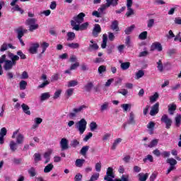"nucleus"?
<instances>
[{
	"label": "nucleus",
	"instance_id": "16",
	"mask_svg": "<svg viewBox=\"0 0 181 181\" xmlns=\"http://www.w3.org/2000/svg\"><path fill=\"white\" fill-rule=\"evenodd\" d=\"M158 143L159 139H154L149 143V144H144V146H146V148H155V146H156Z\"/></svg>",
	"mask_w": 181,
	"mask_h": 181
},
{
	"label": "nucleus",
	"instance_id": "26",
	"mask_svg": "<svg viewBox=\"0 0 181 181\" xmlns=\"http://www.w3.org/2000/svg\"><path fill=\"white\" fill-rule=\"evenodd\" d=\"M73 93H74V89L69 88L65 91L64 97L68 100V98H70L73 95Z\"/></svg>",
	"mask_w": 181,
	"mask_h": 181
},
{
	"label": "nucleus",
	"instance_id": "63",
	"mask_svg": "<svg viewBox=\"0 0 181 181\" xmlns=\"http://www.w3.org/2000/svg\"><path fill=\"white\" fill-rule=\"evenodd\" d=\"M17 55L19 56V57L22 60H25V59H26V55L25 54H23V52L21 50L17 52Z\"/></svg>",
	"mask_w": 181,
	"mask_h": 181
},
{
	"label": "nucleus",
	"instance_id": "17",
	"mask_svg": "<svg viewBox=\"0 0 181 181\" xmlns=\"http://www.w3.org/2000/svg\"><path fill=\"white\" fill-rule=\"evenodd\" d=\"M132 4H127V11L126 13V16H127V18L132 16V15H135V12H134V9H132Z\"/></svg>",
	"mask_w": 181,
	"mask_h": 181
},
{
	"label": "nucleus",
	"instance_id": "47",
	"mask_svg": "<svg viewBox=\"0 0 181 181\" xmlns=\"http://www.w3.org/2000/svg\"><path fill=\"white\" fill-rule=\"evenodd\" d=\"M115 181H129V175H122L121 179H115Z\"/></svg>",
	"mask_w": 181,
	"mask_h": 181
},
{
	"label": "nucleus",
	"instance_id": "64",
	"mask_svg": "<svg viewBox=\"0 0 181 181\" xmlns=\"http://www.w3.org/2000/svg\"><path fill=\"white\" fill-rule=\"evenodd\" d=\"M83 180V175L78 173L75 175L74 181H81Z\"/></svg>",
	"mask_w": 181,
	"mask_h": 181
},
{
	"label": "nucleus",
	"instance_id": "62",
	"mask_svg": "<svg viewBox=\"0 0 181 181\" xmlns=\"http://www.w3.org/2000/svg\"><path fill=\"white\" fill-rule=\"evenodd\" d=\"M93 82H89L85 86V90L86 91H90L91 90V88H93Z\"/></svg>",
	"mask_w": 181,
	"mask_h": 181
},
{
	"label": "nucleus",
	"instance_id": "15",
	"mask_svg": "<svg viewBox=\"0 0 181 181\" xmlns=\"http://www.w3.org/2000/svg\"><path fill=\"white\" fill-rule=\"evenodd\" d=\"M101 33V26H100L99 24H95L94 28H93V35L95 37H97V36H98V33Z\"/></svg>",
	"mask_w": 181,
	"mask_h": 181
},
{
	"label": "nucleus",
	"instance_id": "5",
	"mask_svg": "<svg viewBox=\"0 0 181 181\" xmlns=\"http://www.w3.org/2000/svg\"><path fill=\"white\" fill-rule=\"evenodd\" d=\"M115 174L114 173V170L112 168L109 167L107 169L106 175L104 177V180L106 181H115Z\"/></svg>",
	"mask_w": 181,
	"mask_h": 181
},
{
	"label": "nucleus",
	"instance_id": "18",
	"mask_svg": "<svg viewBox=\"0 0 181 181\" xmlns=\"http://www.w3.org/2000/svg\"><path fill=\"white\" fill-rule=\"evenodd\" d=\"M152 50H158V52H162V45L159 42H154L151 45Z\"/></svg>",
	"mask_w": 181,
	"mask_h": 181
},
{
	"label": "nucleus",
	"instance_id": "12",
	"mask_svg": "<svg viewBox=\"0 0 181 181\" xmlns=\"http://www.w3.org/2000/svg\"><path fill=\"white\" fill-rule=\"evenodd\" d=\"M53 153V149L49 148L47 152L44 153V158L45 159V163H49L50 162V155Z\"/></svg>",
	"mask_w": 181,
	"mask_h": 181
},
{
	"label": "nucleus",
	"instance_id": "56",
	"mask_svg": "<svg viewBox=\"0 0 181 181\" xmlns=\"http://www.w3.org/2000/svg\"><path fill=\"white\" fill-rule=\"evenodd\" d=\"M28 173L31 177H35V176H36V169H35V168H31L28 170Z\"/></svg>",
	"mask_w": 181,
	"mask_h": 181
},
{
	"label": "nucleus",
	"instance_id": "14",
	"mask_svg": "<svg viewBox=\"0 0 181 181\" xmlns=\"http://www.w3.org/2000/svg\"><path fill=\"white\" fill-rule=\"evenodd\" d=\"M89 52H93V50H98V45L96 44L94 40H90L89 47H88Z\"/></svg>",
	"mask_w": 181,
	"mask_h": 181
},
{
	"label": "nucleus",
	"instance_id": "1",
	"mask_svg": "<svg viewBox=\"0 0 181 181\" xmlns=\"http://www.w3.org/2000/svg\"><path fill=\"white\" fill-rule=\"evenodd\" d=\"M75 127L79 132L80 135H83L87 129V121H86V119H81L76 124Z\"/></svg>",
	"mask_w": 181,
	"mask_h": 181
},
{
	"label": "nucleus",
	"instance_id": "37",
	"mask_svg": "<svg viewBox=\"0 0 181 181\" xmlns=\"http://www.w3.org/2000/svg\"><path fill=\"white\" fill-rule=\"evenodd\" d=\"M50 98V93H44L41 94L40 100L41 101H46V100H49Z\"/></svg>",
	"mask_w": 181,
	"mask_h": 181
},
{
	"label": "nucleus",
	"instance_id": "59",
	"mask_svg": "<svg viewBox=\"0 0 181 181\" xmlns=\"http://www.w3.org/2000/svg\"><path fill=\"white\" fill-rule=\"evenodd\" d=\"M62 95V90L59 89L57 90L53 96L54 100H57V98H59V97H60V95Z\"/></svg>",
	"mask_w": 181,
	"mask_h": 181
},
{
	"label": "nucleus",
	"instance_id": "33",
	"mask_svg": "<svg viewBox=\"0 0 181 181\" xmlns=\"http://www.w3.org/2000/svg\"><path fill=\"white\" fill-rule=\"evenodd\" d=\"M53 168H54V165H53V164H48L44 168V173H49V172H52V170H53Z\"/></svg>",
	"mask_w": 181,
	"mask_h": 181
},
{
	"label": "nucleus",
	"instance_id": "23",
	"mask_svg": "<svg viewBox=\"0 0 181 181\" xmlns=\"http://www.w3.org/2000/svg\"><path fill=\"white\" fill-rule=\"evenodd\" d=\"M112 30H115V32H119V27H118V21H114L112 22L110 25Z\"/></svg>",
	"mask_w": 181,
	"mask_h": 181
},
{
	"label": "nucleus",
	"instance_id": "3",
	"mask_svg": "<svg viewBox=\"0 0 181 181\" xmlns=\"http://www.w3.org/2000/svg\"><path fill=\"white\" fill-rule=\"evenodd\" d=\"M85 17L84 13H80L78 16H74L73 20L71 21V26H72V22H74L75 25H81L84 22Z\"/></svg>",
	"mask_w": 181,
	"mask_h": 181
},
{
	"label": "nucleus",
	"instance_id": "31",
	"mask_svg": "<svg viewBox=\"0 0 181 181\" xmlns=\"http://www.w3.org/2000/svg\"><path fill=\"white\" fill-rule=\"evenodd\" d=\"M84 162H86V160L78 158L75 161V165L77 168H83V165H84Z\"/></svg>",
	"mask_w": 181,
	"mask_h": 181
},
{
	"label": "nucleus",
	"instance_id": "21",
	"mask_svg": "<svg viewBox=\"0 0 181 181\" xmlns=\"http://www.w3.org/2000/svg\"><path fill=\"white\" fill-rule=\"evenodd\" d=\"M110 110V102H105L103 105H100V112H104Z\"/></svg>",
	"mask_w": 181,
	"mask_h": 181
},
{
	"label": "nucleus",
	"instance_id": "9",
	"mask_svg": "<svg viewBox=\"0 0 181 181\" xmlns=\"http://www.w3.org/2000/svg\"><path fill=\"white\" fill-rule=\"evenodd\" d=\"M40 45L39 43H33L31 45V47H30L28 52L31 54H36L37 53V49H39Z\"/></svg>",
	"mask_w": 181,
	"mask_h": 181
},
{
	"label": "nucleus",
	"instance_id": "19",
	"mask_svg": "<svg viewBox=\"0 0 181 181\" xmlns=\"http://www.w3.org/2000/svg\"><path fill=\"white\" fill-rule=\"evenodd\" d=\"M21 108L24 114H26V115H30V107H29L28 105L23 103L21 105Z\"/></svg>",
	"mask_w": 181,
	"mask_h": 181
},
{
	"label": "nucleus",
	"instance_id": "35",
	"mask_svg": "<svg viewBox=\"0 0 181 181\" xmlns=\"http://www.w3.org/2000/svg\"><path fill=\"white\" fill-rule=\"evenodd\" d=\"M147 128L149 130V132H150L151 135H152V134H153V128H155V122H150L147 124Z\"/></svg>",
	"mask_w": 181,
	"mask_h": 181
},
{
	"label": "nucleus",
	"instance_id": "58",
	"mask_svg": "<svg viewBox=\"0 0 181 181\" xmlns=\"http://www.w3.org/2000/svg\"><path fill=\"white\" fill-rule=\"evenodd\" d=\"M100 177V173H95L92 175V176L90 178V181H95L98 180V178Z\"/></svg>",
	"mask_w": 181,
	"mask_h": 181
},
{
	"label": "nucleus",
	"instance_id": "51",
	"mask_svg": "<svg viewBox=\"0 0 181 181\" xmlns=\"http://www.w3.org/2000/svg\"><path fill=\"white\" fill-rule=\"evenodd\" d=\"M122 141V139L119 138V139H117L114 143H113V145L112 146V149H115L117 148V146H118V144H121V141Z\"/></svg>",
	"mask_w": 181,
	"mask_h": 181
},
{
	"label": "nucleus",
	"instance_id": "55",
	"mask_svg": "<svg viewBox=\"0 0 181 181\" xmlns=\"http://www.w3.org/2000/svg\"><path fill=\"white\" fill-rule=\"evenodd\" d=\"M122 108L124 110V112L128 111V110H131V104L124 103L121 105Z\"/></svg>",
	"mask_w": 181,
	"mask_h": 181
},
{
	"label": "nucleus",
	"instance_id": "2",
	"mask_svg": "<svg viewBox=\"0 0 181 181\" xmlns=\"http://www.w3.org/2000/svg\"><path fill=\"white\" fill-rule=\"evenodd\" d=\"M86 108H87V106H86L85 105L74 108L73 111L69 114V118H76V117H77V114L83 112V111H84Z\"/></svg>",
	"mask_w": 181,
	"mask_h": 181
},
{
	"label": "nucleus",
	"instance_id": "7",
	"mask_svg": "<svg viewBox=\"0 0 181 181\" xmlns=\"http://www.w3.org/2000/svg\"><path fill=\"white\" fill-rule=\"evenodd\" d=\"M160 121L163 124H165V128L167 129H169L172 127V119L169 118L168 115H163Z\"/></svg>",
	"mask_w": 181,
	"mask_h": 181
},
{
	"label": "nucleus",
	"instance_id": "60",
	"mask_svg": "<svg viewBox=\"0 0 181 181\" xmlns=\"http://www.w3.org/2000/svg\"><path fill=\"white\" fill-rule=\"evenodd\" d=\"M36 29H39V24L35 23L29 27L30 32H33V30H36Z\"/></svg>",
	"mask_w": 181,
	"mask_h": 181
},
{
	"label": "nucleus",
	"instance_id": "25",
	"mask_svg": "<svg viewBox=\"0 0 181 181\" xmlns=\"http://www.w3.org/2000/svg\"><path fill=\"white\" fill-rule=\"evenodd\" d=\"M13 66H12V64L11 62V60H6V63L4 64V70H6V71H8V70H12V68Z\"/></svg>",
	"mask_w": 181,
	"mask_h": 181
},
{
	"label": "nucleus",
	"instance_id": "44",
	"mask_svg": "<svg viewBox=\"0 0 181 181\" xmlns=\"http://www.w3.org/2000/svg\"><path fill=\"white\" fill-rule=\"evenodd\" d=\"M148 37V32L144 31L139 35V39L141 40H145Z\"/></svg>",
	"mask_w": 181,
	"mask_h": 181
},
{
	"label": "nucleus",
	"instance_id": "29",
	"mask_svg": "<svg viewBox=\"0 0 181 181\" xmlns=\"http://www.w3.org/2000/svg\"><path fill=\"white\" fill-rule=\"evenodd\" d=\"M14 6V7H13L11 8L12 12H20V13L21 15H23V13L25 12L23 11V9H22L21 7H19V5H18V4H16V6Z\"/></svg>",
	"mask_w": 181,
	"mask_h": 181
},
{
	"label": "nucleus",
	"instance_id": "36",
	"mask_svg": "<svg viewBox=\"0 0 181 181\" xmlns=\"http://www.w3.org/2000/svg\"><path fill=\"white\" fill-rule=\"evenodd\" d=\"M149 177V174L146 173H139V180L140 181H146V179H148V177Z\"/></svg>",
	"mask_w": 181,
	"mask_h": 181
},
{
	"label": "nucleus",
	"instance_id": "20",
	"mask_svg": "<svg viewBox=\"0 0 181 181\" xmlns=\"http://www.w3.org/2000/svg\"><path fill=\"white\" fill-rule=\"evenodd\" d=\"M175 111H176V105H175V103L170 104L168 105V113L170 115H173Z\"/></svg>",
	"mask_w": 181,
	"mask_h": 181
},
{
	"label": "nucleus",
	"instance_id": "6",
	"mask_svg": "<svg viewBox=\"0 0 181 181\" xmlns=\"http://www.w3.org/2000/svg\"><path fill=\"white\" fill-rule=\"evenodd\" d=\"M88 22L83 23L81 25H76L74 21H72V29L73 30H76V32H78L79 30H86L87 28H88Z\"/></svg>",
	"mask_w": 181,
	"mask_h": 181
},
{
	"label": "nucleus",
	"instance_id": "38",
	"mask_svg": "<svg viewBox=\"0 0 181 181\" xmlns=\"http://www.w3.org/2000/svg\"><path fill=\"white\" fill-rule=\"evenodd\" d=\"M68 47H70V49H79L80 48V44L77 42H72V43H69L66 45Z\"/></svg>",
	"mask_w": 181,
	"mask_h": 181
},
{
	"label": "nucleus",
	"instance_id": "54",
	"mask_svg": "<svg viewBox=\"0 0 181 181\" xmlns=\"http://www.w3.org/2000/svg\"><path fill=\"white\" fill-rule=\"evenodd\" d=\"M148 160V162H153V156L148 154L143 159L144 163H146Z\"/></svg>",
	"mask_w": 181,
	"mask_h": 181
},
{
	"label": "nucleus",
	"instance_id": "48",
	"mask_svg": "<svg viewBox=\"0 0 181 181\" xmlns=\"http://www.w3.org/2000/svg\"><path fill=\"white\" fill-rule=\"evenodd\" d=\"M134 29H135V25H131L130 27L126 28V30H124V33H126V35H131Z\"/></svg>",
	"mask_w": 181,
	"mask_h": 181
},
{
	"label": "nucleus",
	"instance_id": "30",
	"mask_svg": "<svg viewBox=\"0 0 181 181\" xmlns=\"http://www.w3.org/2000/svg\"><path fill=\"white\" fill-rule=\"evenodd\" d=\"M106 1V4H107V6L109 7L112 6H117V5H118V1L119 0H105Z\"/></svg>",
	"mask_w": 181,
	"mask_h": 181
},
{
	"label": "nucleus",
	"instance_id": "24",
	"mask_svg": "<svg viewBox=\"0 0 181 181\" xmlns=\"http://www.w3.org/2000/svg\"><path fill=\"white\" fill-rule=\"evenodd\" d=\"M66 36V40L68 42H71L72 40H74V39H76V33H74V32H68Z\"/></svg>",
	"mask_w": 181,
	"mask_h": 181
},
{
	"label": "nucleus",
	"instance_id": "8",
	"mask_svg": "<svg viewBox=\"0 0 181 181\" xmlns=\"http://www.w3.org/2000/svg\"><path fill=\"white\" fill-rule=\"evenodd\" d=\"M59 145L62 151H67L69 149V140L66 138L62 139Z\"/></svg>",
	"mask_w": 181,
	"mask_h": 181
},
{
	"label": "nucleus",
	"instance_id": "61",
	"mask_svg": "<svg viewBox=\"0 0 181 181\" xmlns=\"http://www.w3.org/2000/svg\"><path fill=\"white\" fill-rule=\"evenodd\" d=\"M8 50V43L4 42L0 47V52H6Z\"/></svg>",
	"mask_w": 181,
	"mask_h": 181
},
{
	"label": "nucleus",
	"instance_id": "4",
	"mask_svg": "<svg viewBox=\"0 0 181 181\" xmlns=\"http://www.w3.org/2000/svg\"><path fill=\"white\" fill-rule=\"evenodd\" d=\"M18 133H19V129L14 132L13 133L12 138L13 139H15L16 138V143L18 144V145H21L22 144H23V141H25V136H23V134L21 133L19 134Z\"/></svg>",
	"mask_w": 181,
	"mask_h": 181
},
{
	"label": "nucleus",
	"instance_id": "40",
	"mask_svg": "<svg viewBox=\"0 0 181 181\" xmlns=\"http://www.w3.org/2000/svg\"><path fill=\"white\" fill-rule=\"evenodd\" d=\"M40 46L42 49V51L41 53H42V54H43V53H45L46 52V49H47V47H49V44L46 42H43L42 43L40 44Z\"/></svg>",
	"mask_w": 181,
	"mask_h": 181
},
{
	"label": "nucleus",
	"instance_id": "39",
	"mask_svg": "<svg viewBox=\"0 0 181 181\" xmlns=\"http://www.w3.org/2000/svg\"><path fill=\"white\" fill-rule=\"evenodd\" d=\"M157 69L160 71V73H162L164 70L163 64L162 63V60L159 59L158 62H157Z\"/></svg>",
	"mask_w": 181,
	"mask_h": 181
},
{
	"label": "nucleus",
	"instance_id": "13",
	"mask_svg": "<svg viewBox=\"0 0 181 181\" xmlns=\"http://www.w3.org/2000/svg\"><path fill=\"white\" fill-rule=\"evenodd\" d=\"M127 124L130 125H135V124H136V122L135 121V113H134V112H131L129 113Z\"/></svg>",
	"mask_w": 181,
	"mask_h": 181
},
{
	"label": "nucleus",
	"instance_id": "34",
	"mask_svg": "<svg viewBox=\"0 0 181 181\" xmlns=\"http://www.w3.org/2000/svg\"><path fill=\"white\" fill-rule=\"evenodd\" d=\"M166 162H167V163H169V165L170 166H173V168H175V165H177V161L173 158H168Z\"/></svg>",
	"mask_w": 181,
	"mask_h": 181
},
{
	"label": "nucleus",
	"instance_id": "45",
	"mask_svg": "<svg viewBox=\"0 0 181 181\" xmlns=\"http://www.w3.org/2000/svg\"><path fill=\"white\" fill-rule=\"evenodd\" d=\"M175 119V125L177 127H180V124H181V115L177 114Z\"/></svg>",
	"mask_w": 181,
	"mask_h": 181
},
{
	"label": "nucleus",
	"instance_id": "42",
	"mask_svg": "<svg viewBox=\"0 0 181 181\" xmlns=\"http://www.w3.org/2000/svg\"><path fill=\"white\" fill-rule=\"evenodd\" d=\"M35 23H36L35 18H28L25 21V24L28 26H32V25H35Z\"/></svg>",
	"mask_w": 181,
	"mask_h": 181
},
{
	"label": "nucleus",
	"instance_id": "43",
	"mask_svg": "<svg viewBox=\"0 0 181 181\" xmlns=\"http://www.w3.org/2000/svg\"><path fill=\"white\" fill-rule=\"evenodd\" d=\"M158 98H159V93L156 92L154 93V95H153L150 97V103H155V101H156V100H158Z\"/></svg>",
	"mask_w": 181,
	"mask_h": 181
},
{
	"label": "nucleus",
	"instance_id": "49",
	"mask_svg": "<svg viewBox=\"0 0 181 181\" xmlns=\"http://www.w3.org/2000/svg\"><path fill=\"white\" fill-rule=\"evenodd\" d=\"M20 90H26V86H28V82L25 81H21L19 83Z\"/></svg>",
	"mask_w": 181,
	"mask_h": 181
},
{
	"label": "nucleus",
	"instance_id": "57",
	"mask_svg": "<svg viewBox=\"0 0 181 181\" xmlns=\"http://www.w3.org/2000/svg\"><path fill=\"white\" fill-rule=\"evenodd\" d=\"M107 8H110L107 4H103L100 6V7L98 8V11L103 13L105 9H107Z\"/></svg>",
	"mask_w": 181,
	"mask_h": 181
},
{
	"label": "nucleus",
	"instance_id": "46",
	"mask_svg": "<svg viewBox=\"0 0 181 181\" xmlns=\"http://www.w3.org/2000/svg\"><path fill=\"white\" fill-rule=\"evenodd\" d=\"M78 85V81L76 80L69 81L67 84V87H76Z\"/></svg>",
	"mask_w": 181,
	"mask_h": 181
},
{
	"label": "nucleus",
	"instance_id": "50",
	"mask_svg": "<svg viewBox=\"0 0 181 181\" xmlns=\"http://www.w3.org/2000/svg\"><path fill=\"white\" fill-rule=\"evenodd\" d=\"M89 127H90V131L94 132L95 131V129H97L98 126L97 125V123L95 122H90Z\"/></svg>",
	"mask_w": 181,
	"mask_h": 181
},
{
	"label": "nucleus",
	"instance_id": "11",
	"mask_svg": "<svg viewBox=\"0 0 181 181\" xmlns=\"http://www.w3.org/2000/svg\"><path fill=\"white\" fill-rule=\"evenodd\" d=\"M16 32L17 33V37L18 39L22 38L23 35L28 32V30L23 29V27H20L16 30Z\"/></svg>",
	"mask_w": 181,
	"mask_h": 181
},
{
	"label": "nucleus",
	"instance_id": "32",
	"mask_svg": "<svg viewBox=\"0 0 181 181\" xmlns=\"http://www.w3.org/2000/svg\"><path fill=\"white\" fill-rule=\"evenodd\" d=\"M88 149H90V146H83L80 151L81 155H82V156H86V155H87V152H88Z\"/></svg>",
	"mask_w": 181,
	"mask_h": 181
},
{
	"label": "nucleus",
	"instance_id": "53",
	"mask_svg": "<svg viewBox=\"0 0 181 181\" xmlns=\"http://www.w3.org/2000/svg\"><path fill=\"white\" fill-rule=\"evenodd\" d=\"M98 71L99 74H103V73H105V71H107V67L104 65H101L98 67Z\"/></svg>",
	"mask_w": 181,
	"mask_h": 181
},
{
	"label": "nucleus",
	"instance_id": "10",
	"mask_svg": "<svg viewBox=\"0 0 181 181\" xmlns=\"http://www.w3.org/2000/svg\"><path fill=\"white\" fill-rule=\"evenodd\" d=\"M158 112H159V103H156L151 107V110L150 111V115H151V117H155V115L158 114Z\"/></svg>",
	"mask_w": 181,
	"mask_h": 181
},
{
	"label": "nucleus",
	"instance_id": "27",
	"mask_svg": "<svg viewBox=\"0 0 181 181\" xmlns=\"http://www.w3.org/2000/svg\"><path fill=\"white\" fill-rule=\"evenodd\" d=\"M119 63L121 64L120 67L122 70H128V69H129L131 66V63L129 62H122L119 61Z\"/></svg>",
	"mask_w": 181,
	"mask_h": 181
},
{
	"label": "nucleus",
	"instance_id": "28",
	"mask_svg": "<svg viewBox=\"0 0 181 181\" xmlns=\"http://www.w3.org/2000/svg\"><path fill=\"white\" fill-rule=\"evenodd\" d=\"M107 40H108V36L107 35V34H103V42L101 44L102 49H105V47H107Z\"/></svg>",
	"mask_w": 181,
	"mask_h": 181
},
{
	"label": "nucleus",
	"instance_id": "22",
	"mask_svg": "<svg viewBox=\"0 0 181 181\" xmlns=\"http://www.w3.org/2000/svg\"><path fill=\"white\" fill-rule=\"evenodd\" d=\"M9 146L11 152H15L18 149V143L15 142V141H11Z\"/></svg>",
	"mask_w": 181,
	"mask_h": 181
},
{
	"label": "nucleus",
	"instance_id": "52",
	"mask_svg": "<svg viewBox=\"0 0 181 181\" xmlns=\"http://www.w3.org/2000/svg\"><path fill=\"white\" fill-rule=\"evenodd\" d=\"M34 160L35 163L40 162V160H42V156L39 153H35L34 154Z\"/></svg>",
	"mask_w": 181,
	"mask_h": 181
},
{
	"label": "nucleus",
	"instance_id": "41",
	"mask_svg": "<svg viewBox=\"0 0 181 181\" xmlns=\"http://www.w3.org/2000/svg\"><path fill=\"white\" fill-rule=\"evenodd\" d=\"M144 76H145V72L142 70H139L136 73L135 78L136 80H139V78H141V77H144Z\"/></svg>",
	"mask_w": 181,
	"mask_h": 181
}]
</instances>
